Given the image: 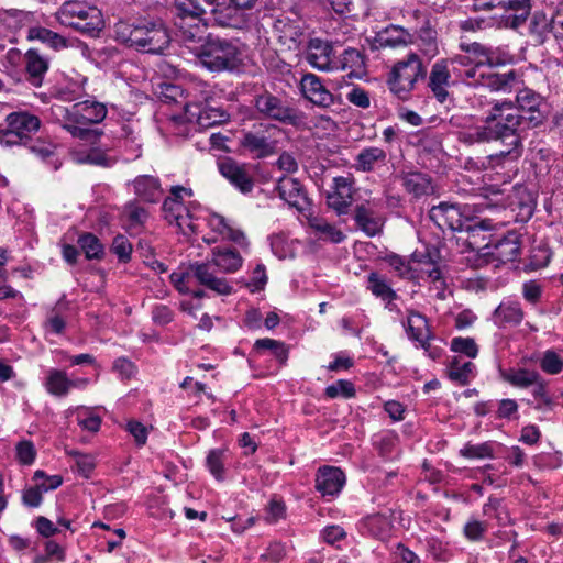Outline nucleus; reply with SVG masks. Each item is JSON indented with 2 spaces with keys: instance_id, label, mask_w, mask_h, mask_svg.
I'll return each instance as SVG.
<instances>
[{
  "instance_id": "obj_1",
  "label": "nucleus",
  "mask_w": 563,
  "mask_h": 563,
  "mask_svg": "<svg viewBox=\"0 0 563 563\" xmlns=\"http://www.w3.org/2000/svg\"><path fill=\"white\" fill-rule=\"evenodd\" d=\"M516 102L496 101L489 109L481 124H474L472 117L454 115L450 122L462 128L460 140L467 144L501 141L507 150H501L488 156L492 167H507L516 163L522 154V144L517 133L523 119L533 125L542 122L540 110L542 97L529 88H518Z\"/></svg>"
},
{
  "instance_id": "obj_2",
  "label": "nucleus",
  "mask_w": 563,
  "mask_h": 563,
  "mask_svg": "<svg viewBox=\"0 0 563 563\" xmlns=\"http://www.w3.org/2000/svg\"><path fill=\"white\" fill-rule=\"evenodd\" d=\"M191 197L192 190L183 186H174L163 202L164 218L175 224L184 235L202 233V227L210 232L202 235L203 242L213 244L218 241H232L240 246H247L242 231L233 228L222 216L202 209L198 205H186L184 197Z\"/></svg>"
},
{
  "instance_id": "obj_3",
  "label": "nucleus",
  "mask_w": 563,
  "mask_h": 563,
  "mask_svg": "<svg viewBox=\"0 0 563 563\" xmlns=\"http://www.w3.org/2000/svg\"><path fill=\"white\" fill-rule=\"evenodd\" d=\"M114 36L128 47L150 54L163 53L170 42L165 25L159 21L148 20L134 23L120 21L114 25Z\"/></svg>"
},
{
  "instance_id": "obj_4",
  "label": "nucleus",
  "mask_w": 563,
  "mask_h": 563,
  "mask_svg": "<svg viewBox=\"0 0 563 563\" xmlns=\"http://www.w3.org/2000/svg\"><path fill=\"white\" fill-rule=\"evenodd\" d=\"M429 217L441 230L467 232L470 238L473 239V241H470L471 245L476 243L475 236L477 232L496 230L499 225H504L509 221H495L488 218L473 219L470 217L468 205L449 202L433 206L429 211Z\"/></svg>"
},
{
  "instance_id": "obj_5",
  "label": "nucleus",
  "mask_w": 563,
  "mask_h": 563,
  "mask_svg": "<svg viewBox=\"0 0 563 563\" xmlns=\"http://www.w3.org/2000/svg\"><path fill=\"white\" fill-rule=\"evenodd\" d=\"M64 130L74 137L85 141H96L102 134L97 129H90L88 125L101 123L108 113L106 103L96 99H87L73 104L70 108L63 109Z\"/></svg>"
},
{
  "instance_id": "obj_6",
  "label": "nucleus",
  "mask_w": 563,
  "mask_h": 563,
  "mask_svg": "<svg viewBox=\"0 0 563 563\" xmlns=\"http://www.w3.org/2000/svg\"><path fill=\"white\" fill-rule=\"evenodd\" d=\"M55 16L62 25L91 36H97L103 27L101 11L86 1H66L57 10Z\"/></svg>"
},
{
  "instance_id": "obj_7",
  "label": "nucleus",
  "mask_w": 563,
  "mask_h": 563,
  "mask_svg": "<svg viewBox=\"0 0 563 563\" xmlns=\"http://www.w3.org/2000/svg\"><path fill=\"white\" fill-rule=\"evenodd\" d=\"M197 55L200 63L211 71L233 70L242 63L235 42L210 35L206 37Z\"/></svg>"
},
{
  "instance_id": "obj_8",
  "label": "nucleus",
  "mask_w": 563,
  "mask_h": 563,
  "mask_svg": "<svg viewBox=\"0 0 563 563\" xmlns=\"http://www.w3.org/2000/svg\"><path fill=\"white\" fill-rule=\"evenodd\" d=\"M422 62L417 54H409L399 60L390 71L388 87L393 95L400 100H407L419 78L424 77Z\"/></svg>"
},
{
  "instance_id": "obj_9",
  "label": "nucleus",
  "mask_w": 563,
  "mask_h": 563,
  "mask_svg": "<svg viewBox=\"0 0 563 563\" xmlns=\"http://www.w3.org/2000/svg\"><path fill=\"white\" fill-rule=\"evenodd\" d=\"M7 128L0 131V144L7 147L26 145L41 128V120L29 111L7 115Z\"/></svg>"
},
{
  "instance_id": "obj_10",
  "label": "nucleus",
  "mask_w": 563,
  "mask_h": 563,
  "mask_svg": "<svg viewBox=\"0 0 563 563\" xmlns=\"http://www.w3.org/2000/svg\"><path fill=\"white\" fill-rule=\"evenodd\" d=\"M519 75L515 70L498 73L495 68L483 67L478 62L475 68L467 70L466 85L471 87H484L496 92H511L521 86Z\"/></svg>"
},
{
  "instance_id": "obj_11",
  "label": "nucleus",
  "mask_w": 563,
  "mask_h": 563,
  "mask_svg": "<svg viewBox=\"0 0 563 563\" xmlns=\"http://www.w3.org/2000/svg\"><path fill=\"white\" fill-rule=\"evenodd\" d=\"M437 250L415 251L411 254V280H428L435 285L438 298H444V280L438 263Z\"/></svg>"
},
{
  "instance_id": "obj_12",
  "label": "nucleus",
  "mask_w": 563,
  "mask_h": 563,
  "mask_svg": "<svg viewBox=\"0 0 563 563\" xmlns=\"http://www.w3.org/2000/svg\"><path fill=\"white\" fill-rule=\"evenodd\" d=\"M484 9L500 10L499 26L518 30L527 21L531 11V0H488L476 4Z\"/></svg>"
},
{
  "instance_id": "obj_13",
  "label": "nucleus",
  "mask_w": 563,
  "mask_h": 563,
  "mask_svg": "<svg viewBox=\"0 0 563 563\" xmlns=\"http://www.w3.org/2000/svg\"><path fill=\"white\" fill-rule=\"evenodd\" d=\"M255 108L265 118L295 125L300 121L298 112L278 97L263 93L255 100Z\"/></svg>"
},
{
  "instance_id": "obj_14",
  "label": "nucleus",
  "mask_w": 563,
  "mask_h": 563,
  "mask_svg": "<svg viewBox=\"0 0 563 563\" xmlns=\"http://www.w3.org/2000/svg\"><path fill=\"white\" fill-rule=\"evenodd\" d=\"M220 174L242 194H249L254 187V177L249 165L239 163L231 157L218 162Z\"/></svg>"
},
{
  "instance_id": "obj_15",
  "label": "nucleus",
  "mask_w": 563,
  "mask_h": 563,
  "mask_svg": "<svg viewBox=\"0 0 563 563\" xmlns=\"http://www.w3.org/2000/svg\"><path fill=\"white\" fill-rule=\"evenodd\" d=\"M451 70L448 59H440L435 62L429 74L428 87L435 100L446 107L453 102L452 93L450 92Z\"/></svg>"
},
{
  "instance_id": "obj_16",
  "label": "nucleus",
  "mask_w": 563,
  "mask_h": 563,
  "mask_svg": "<svg viewBox=\"0 0 563 563\" xmlns=\"http://www.w3.org/2000/svg\"><path fill=\"white\" fill-rule=\"evenodd\" d=\"M27 40L40 41L49 48L58 52L65 48L74 47L81 52L82 56H89L90 51L86 43L78 38H66L60 34L43 26H33L27 31Z\"/></svg>"
},
{
  "instance_id": "obj_17",
  "label": "nucleus",
  "mask_w": 563,
  "mask_h": 563,
  "mask_svg": "<svg viewBox=\"0 0 563 563\" xmlns=\"http://www.w3.org/2000/svg\"><path fill=\"white\" fill-rule=\"evenodd\" d=\"M521 240L515 231H509L503 239L483 246L484 255L499 264L515 262L520 256Z\"/></svg>"
},
{
  "instance_id": "obj_18",
  "label": "nucleus",
  "mask_w": 563,
  "mask_h": 563,
  "mask_svg": "<svg viewBox=\"0 0 563 563\" xmlns=\"http://www.w3.org/2000/svg\"><path fill=\"white\" fill-rule=\"evenodd\" d=\"M378 206V201L373 199L355 207L354 221L367 236L378 235L383 231L385 219L377 211Z\"/></svg>"
},
{
  "instance_id": "obj_19",
  "label": "nucleus",
  "mask_w": 563,
  "mask_h": 563,
  "mask_svg": "<svg viewBox=\"0 0 563 563\" xmlns=\"http://www.w3.org/2000/svg\"><path fill=\"white\" fill-rule=\"evenodd\" d=\"M299 89L305 99L321 108L331 107L334 97L320 77L312 73L305 74L299 81Z\"/></svg>"
},
{
  "instance_id": "obj_20",
  "label": "nucleus",
  "mask_w": 563,
  "mask_h": 563,
  "mask_svg": "<svg viewBox=\"0 0 563 563\" xmlns=\"http://www.w3.org/2000/svg\"><path fill=\"white\" fill-rule=\"evenodd\" d=\"M214 264L212 261L192 263L194 273L197 284L214 291L218 295H229L233 288L229 282L214 273Z\"/></svg>"
},
{
  "instance_id": "obj_21",
  "label": "nucleus",
  "mask_w": 563,
  "mask_h": 563,
  "mask_svg": "<svg viewBox=\"0 0 563 563\" xmlns=\"http://www.w3.org/2000/svg\"><path fill=\"white\" fill-rule=\"evenodd\" d=\"M306 60L321 71L335 70L332 44L321 38H311L307 46Z\"/></svg>"
},
{
  "instance_id": "obj_22",
  "label": "nucleus",
  "mask_w": 563,
  "mask_h": 563,
  "mask_svg": "<svg viewBox=\"0 0 563 563\" xmlns=\"http://www.w3.org/2000/svg\"><path fill=\"white\" fill-rule=\"evenodd\" d=\"M276 189L279 197L299 212H305L310 206V201L306 195L303 186L296 178H279Z\"/></svg>"
},
{
  "instance_id": "obj_23",
  "label": "nucleus",
  "mask_w": 563,
  "mask_h": 563,
  "mask_svg": "<svg viewBox=\"0 0 563 563\" xmlns=\"http://www.w3.org/2000/svg\"><path fill=\"white\" fill-rule=\"evenodd\" d=\"M353 180L350 177L333 178L332 190L328 194V206L338 214H344L353 201Z\"/></svg>"
},
{
  "instance_id": "obj_24",
  "label": "nucleus",
  "mask_w": 563,
  "mask_h": 563,
  "mask_svg": "<svg viewBox=\"0 0 563 563\" xmlns=\"http://www.w3.org/2000/svg\"><path fill=\"white\" fill-rule=\"evenodd\" d=\"M345 481V475L339 467L323 466L317 473L316 488L323 497H335L341 493Z\"/></svg>"
},
{
  "instance_id": "obj_25",
  "label": "nucleus",
  "mask_w": 563,
  "mask_h": 563,
  "mask_svg": "<svg viewBox=\"0 0 563 563\" xmlns=\"http://www.w3.org/2000/svg\"><path fill=\"white\" fill-rule=\"evenodd\" d=\"M186 117L202 129L220 124L229 119V114L221 109L201 104L187 106Z\"/></svg>"
},
{
  "instance_id": "obj_26",
  "label": "nucleus",
  "mask_w": 563,
  "mask_h": 563,
  "mask_svg": "<svg viewBox=\"0 0 563 563\" xmlns=\"http://www.w3.org/2000/svg\"><path fill=\"white\" fill-rule=\"evenodd\" d=\"M278 40L288 49H297L303 37V26L299 20L279 19L275 23Z\"/></svg>"
},
{
  "instance_id": "obj_27",
  "label": "nucleus",
  "mask_w": 563,
  "mask_h": 563,
  "mask_svg": "<svg viewBox=\"0 0 563 563\" xmlns=\"http://www.w3.org/2000/svg\"><path fill=\"white\" fill-rule=\"evenodd\" d=\"M244 150L254 157L262 158L274 153L275 143L271 141L263 131H250L241 140Z\"/></svg>"
},
{
  "instance_id": "obj_28",
  "label": "nucleus",
  "mask_w": 563,
  "mask_h": 563,
  "mask_svg": "<svg viewBox=\"0 0 563 563\" xmlns=\"http://www.w3.org/2000/svg\"><path fill=\"white\" fill-rule=\"evenodd\" d=\"M178 36L184 43H200L205 40L207 25L201 22V16L178 18L175 22Z\"/></svg>"
},
{
  "instance_id": "obj_29",
  "label": "nucleus",
  "mask_w": 563,
  "mask_h": 563,
  "mask_svg": "<svg viewBox=\"0 0 563 563\" xmlns=\"http://www.w3.org/2000/svg\"><path fill=\"white\" fill-rule=\"evenodd\" d=\"M211 7L212 18L218 25L238 29L245 23V15L242 12L243 9L232 3L224 5L216 2Z\"/></svg>"
},
{
  "instance_id": "obj_30",
  "label": "nucleus",
  "mask_w": 563,
  "mask_h": 563,
  "mask_svg": "<svg viewBox=\"0 0 563 563\" xmlns=\"http://www.w3.org/2000/svg\"><path fill=\"white\" fill-rule=\"evenodd\" d=\"M194 268L192 264L187 266L186 268H179L176 272H173L169 276L170 283L173 286L180 292L192 295L194 299H201L205 296V291L201 289H196V276L192 275Z\"/></svg>"
},
{
  "instance_id": "obj_31",
  "label": "nucleus",
  "mask_w": 563,
  "mask_h": 563,
  "mask_svg": "<svg viewBox=\"0 0 563 563\" xmlns=\"http://www.w3.org/2000/svg\"><path fill=\"white\" fill-rule=\"evenodd\" d=\"M386 152L377 146H368L360 151L354 159V168L368 173L386 164Z\"/></svg>"
},
{
  "instance_id": "obj_32",
  "label": "nucleus",
  "mask_w": 563,
  "mask_h": 563,
  "mask_svg": "<svg viewBox=\"0 0 563 563\" xmlns=\"http://www.w3.org/2000/svg\"><path fill=\"white\" fill-rule=\"evenodd\" d=\"M307 223L319 240L340 243L345 239V234L324 218L309 213L306 216Z\"/></svg>"
},
{
  "instance_id": "obj_33",
  "label": "nucleus",
  "mask_w": 563,
  "mask_h": 563,
  "mask_svg": "<svg viewBox=\"0 0 563 563\" xmlns=\"http://www.w3.org/2000/svg\"><path fill=\"white\" fill-rule=\"evenodd\" d=\"M45 390L58 398L66 397L70 393V377L58 368H48L43 379Z\"/></svg>"
},
{
  "instance_id": "obj_34",
  "label": "nucleus",
  "mask_w": 563,
  "mask_h": 563,
  "mask_svg": "<svg viewBox=\"0 0 563 563\" xmlns=\"http://www.w3.org/2000/svg\"><path fill=\"white\" fill-rule=\"evenodd\" d=\"M211 261L220 272L225 274L236 272L243 263V258L239 252L230 247L213 249Z\"/></svg>"
},
{
  "instance_id": "obj_35",
  "label": "nucleus",
  "mask_w": 563,
  "mask_h": 563,
  "mask_svg": "<svg viewBox=\"0 0 563 563\" xmlns=\"http://www.w3.org/2000/svg\"><path fill=\"white\" fill-rule=\"evenodd\" d=\"M121 143L128 159H136L142 155V139L137 123H124L121 128Z\"/></svg>"
},
{
  "instance_id": "obj_36",
  "label": "nucleus",
  "mask_w": 563,
  "mask_h": 563,
  "mask_svg": "<svg viewBox=\"0 0 563 563\" xmlns=\"http://www.w3.org/2000/svg\"><path fill=\"white\" fill-rule=\"evenodd\" d=\"M134 192L137 197L147 202H155L162 195L158 178L151 175L137 176L133 183Z\"/></svg>"
},
{
  "instance_id": "obj_37",
  "label": "nucleus",
  "mask_w": 563,
  "mask_h": 563,
  "mask_svg": "<svg viewBox=\"0 0 563 563\" xmlns=\"http://www.w3.org/2000/svg\"><path fill=\"white\" fill-rule=\"evenodd\" d=\"M231 462V453L228 449L219 448L210 450L206 457V466L214 479H225V466Z\"/></svg>"
},
{
  "instance_id": "obj_38",
  "label": "nucleus",
  "mask_w": 563,
  "mask_h": 563,
  "mask_svg": "<svg viewBox=\"0 0 563 563\" xmlns=\"http://www.w3.org/2000/svg\"><path fill=\"white\" fill-rule=\"evenodd\" d=\"M476 366L472 361H463L460 356H454L448 366L449 378L461 385H467L475 376Z\"/></svg>"
},
{
  "instance_id": "obj_39",
  "label": "nucleus",
  "mask_w": 563,
  "mask_h": 563,
  "mask_svg": "<svg viewBox=\"0 0 563 563\" xmlns=\"http://www.w3.org/2000/svg\"><path fill=\"white\" fill-rule=\"evenodd\" d=\"M523 310L518 301L505 300L494 311L495 322L503 324H519L523 319Z\"/></svg>"
},
{
  "instance_id": "obj_40",
  "label": "nucleus",
  "mask_w": 563,
  "mask_h": 563,
  "mask_svg": "<svg viewBox=\"0 0 563 563\" xmlns=\"http://www.w3.org/2000/svg\"><path fill=\"white\" fill-rule=\"evenodd\" d=\"M554 29V14L550 16L542 11H536L528 25V31L531 36L539 43L545 41L549 34H552Z\"/></svg>"
},
{
  "instance_id": "obj_41",
  "label": "nucleus",
  "mask_w": 563,
  "mask_h": 563,
  "mask_svg": "<svg viewBox=\"0 0 563 563\" xmlns=\"http://www.w3.org/2000/svg\"><path fill=\"white\" fill-rule=\"evenodd\" d=\"M335 70H349V76L360 77L365 67L363 54L356 48H346L334 63Z\"/></svg>"
},
{
  "instance_id": "obj_42",
  "label": "nucleus",
  "mask_w": 563,
  "mask_h": 563,
  "mask_svg": "<svg viewBox=\"0 0 563 563\" xmlns=\"http://www.w3.org/2000/svg\"><path fill=\"white\" fill-rule=\"evenodd\" d=\"M406 332L410 340L419 343L431 339L432 332L424 316L419 312H410L405 323Z\"/></svg>"
},
{
  "instance_id": "obj_43",
  "label": "nucleus",
  "mask_w": 563,
  "mask_h": 563,
  "mask_svg": "<svg viewBox=\"0 0 563 563\" xmlns=\"http://www.w3.org/2000/svg\"><path fill=\"white\" fill-rule=\"evenodd\" d=\"M501 378L514 387H533L541 380L538 372L527 368H510L501 372Z\"/></svg>"
},
{
  "instance_id": "obj_44",
  "label": "nucleus",
  "mask_w": 563,
  "mask_h": 563,
  "mask_svg": "<svg viewBox=\"0 0 563 563\" xmlns=\"http://www.w3.org/2000/svg\"><path fill=\"white\" fill-rule=\"evenodd\" d=\"M147 210L135 201L128 202L122 212V220L129 231L137 232L147 221Z\"/></svg>"
},
{
  "instance_id": "obj_45",
  "label": "nucleus",
  "mask_w": 563,
  "mask_h": 563,
  "mask_svg": "<svg viewBox=\"0 0 563 563\" xmlns=\"http://www.w3.org/2000/svg\"><path fill=\"white\" fill-rule=\"evenodd\" d=\"M26 70L30 75L32 85L38 87L42 84V78L48 69V60L40 55L35 49H29L26 55Z\"/></svg>"
},
{
  "instance_id": "obj_46",
  "label": "nucleus",
  "mask_w": 563,
  "mask_h": 563,
  "mask_svg": "<svg viewBox=\"0 0 563 563\" xmlns=\"http://www.w3.org/2000/svg\"><path fill=\"white\" fill-rule=\"evenodd\" d=\"M367 288L374 296L388 303H390L397 297L387 278L377 273L369 274Z\"/></svg>"
},
{
  "instance_id": "obj_47",
  "label": "nucleus",
  "mask_w": 563,
  "mask_h": 563,
  "mask_svg": "<svg viewBox=\"0 0 563 563\" xmlns=\"http://www.w3.org/2000/svg\"><path fill=\"white\" fill-rule=\"evenodd\" d=\"M406 190L419 197L432 191L430 178L421 173H409L402 178Z\"/></svg>"
},
{
  "instance_id": "obj_48",
  "label": "nucleus",
  "mask_w": 563,
  "mask_h": 563,
  "mask_svg": "<svg viewBox=\"0 0 563 563\" xmlns=\"http://www.w3.org/2000/svg\"><path fill=\"white\" fill-rule=\"evenodd\" d=\"M254 350L257 352L269 351L280 363L288 358V350L285 343L273 339H258L254 343Z\"/></svg>"
},
{
  "instance_id": "obj_49",
  "label": "nucleus",
  "mask_w": 563,
  "mask_h": 563,
  "mask_svg": "<svg viewBox=\"0 0 563 563\" xmlns=\"http://www.w3.org/2000/svg\"><path fill=\"white\" fill-rule=\"evenodd\" d=\"M450 70L466 85V73L467 70L476 67V60L466 53L463 55H456L451 59H448Z\"/></svg>"
},
{
  "instance_id": "obj_50",
  "label": "nucleus",
  "mask_w": 563,
  "mask_h": 563,
  "mask_svg": "<svg viewBox=\"0 0 563 563\" xmlns=\"http://www.w3.org/2000/svg\"><path fill=\"white\" fill-rule=\"evenodd\" d=\"M78 244L88 260H99L103 255V245L92 233L80 235Z\"/></svg>"
},
{
  "instance_id": "obj_51",
  "label": "nucleus",
  "mask_w": 563,
  "mask_h": 563,
  "mask_svg": "<svg viewBox=\"0 0 563 563\" xmlns=\"http://www.w3.org/2000/svg\"><path fill=\"white\" fill-rule=\"evenodd\" d=\"M426 549L428 553L437 561L446 562L453 558V551L449 543L435 537L426 539Z\"/></svg>"
},
{
  "instance_id": "obj_52",
  "label": "nucleus",
  "mask_w": 563,
  "mask_h": 563,
  "mask_svg": "<svg viewBox=\"0 0 563 563\" xmlns=\"http://www.w3.org/2000/svg\"><path fill=\"white\" fill-rule=\"evenodd\" d=\"M450 350L459 355L466 356L471 360L477 357L478 345L473 338L455 336L451 340Z\"/></svg>"
},
{
  "instance_id": "obj_53",
  "label": "nucleus",
  "mask_w": 563,
  "mask_h": 563,
  "mask_svg": "<svg viewBox=\"0 0 563 563\" xmlns=\"http://www.w3.org/2000/svg\"><path fill=\"white\" fill-rule=\"evenodd\" d=\"M540 368L549 375H556L563 371V357L554 350H547L540 358Z\"/></svg>"
},
{
  "instance_id": "obj_54",
  "label": "nucleus",
  "mask_w": 563,
  "mask_h": 563,
  "mask_svg": "<svg viewBox=\"0 0 563 563\" xmlns=\"http://www.w3.org/2000/svg\"><path fill=\"white\" fill-rule=\"evenodd\" d=\"M534 398V408L537 410L545 411L552 410L554 407V400L548 391L547 385L543 379L536 384L531 390Z\"/></svg>"
},
{
  "instance_id": "obj_55",
  "label": "nucleus",
  "mask_w": 563,
  "mask_h": 563,
  "mask_svg": "<svg viewBox=\"0 0 563 563\" xmlns=\"http://www.w3.org/2000/svg\"><path fill=\"white\" fill-rule=\"evenodd\" d=\"M385 262L399 277L411 280V256L407 260L397 254H389Z\"/></svg>"
},
{
  "instance_id": "obj_56",
  "label": "nucleus",
  "mask_w": 563,
  "mask_h": 563,
  "mask_svg": "<svg viewBox=\"0 0 563 563\" xmlns=\"http://www.w3.org/2000/svg\"><path fill=\"white\" fill-rule=\"evenodd\" d=\"M514 56L505 47H489L486 59H483L486 67H498L512 63Z\"/></svg>"
},
{
  "instance_id": "obj_57",
  "label": "nucleus",
  "mask_w": 563,
  "mask_h": 563,
  "mask_svg": "<svg viewBox=\"0 0 563 563\" xmlns=\"http://www.w3.org/2000/svg\"><path fill=\"white\" fill-rule=\"evenodd\" d=\"M487 530L488 526L485 521L471 518L463 527V534L468 541L477 542L483 540Z\"/></svg>"
},
{
  "instance_id": "obj_58",
  "label": "nucleus",
  "mask_w": 563,
  "mask_h": 563,
  "mask_svg": "<svg viewBox=\"0 0 563 563\" xmlns=\"http://www.w3.org/2000/svg\"><path fill=\"white\" fill-rule=\"evenodd\" d=\"M325 395L329 398H352L355 395L354 385L350 380L339 379L325 388Z\"/></svg>"
},
{
  "instance_id": "obj_59",
  "label": "nucleus",
  "mask_w": 563,
  "mask_h": 563,
  "mask_svg": "<svg viewBox=\"0 0 563 563\" xmlns=\"http://www.w3.org/2000/svg\"><path fill=\"white\" fill-rule=\"evenodd\" d=\"M175 5L180 13L178 18L195 19L205 13V9L198 0H175Z\"/></svg>"
},
{
  "instance_id": "obj_60",
  "label": "nucleus",
  "mask_w": 563,
  "mask_h": 563,
  "mask_svg": "<svg viewBox=\"0 0 563 563\" xmlns=\"http://www.w3.org/2000/svg\"><path fill=\"white\" fill-rule=\"evenodd\" d=\"M461 454L467 459L493 457V445L489 442L479 444H466L461 449Z\"/></svg>"
},
{
  "instance_id": "obj_61",
  "label": "nucleus",
  "mask_w": 563,
  "mask_h": 563,
  "mask_svg": "<svg viewBox=\"0 0 563 563\" xmlns=\"http://www.w3.org/2000/svg\"><path fill=\"white\" fill-rule=\"evenodd\" d=\"M16 459L21 464L31 465L36 457L34 444L29 440L20 441L15 446Z\"/></svg>"
},
{
  "instance_id": "obj_62",
  "label": "nucleus",
  "mask_w": 563,
  "mask_h": 563,
  "mask_svg": "<svg viewBox=\"0 0 563 563\" xmlns=\"http://www.w3.org/2000/svg\"><path fill=\"white\" fill-rule=\"evenodd\" d=\"M75 457L77 472L88 478L96 466V460L91 454H84L79 452L70 453Z\"/></svg>"
},
{
  "instance_id": "obj_63",
  "label": "nucleus",
  "mask_w": 563,
  "mask_h": 563,
  "mask_svg": "<svg viewBox=\"0 0 563 563\" xmlns=\"http://www.w3.org/2000/svg\"><path fill=\"white\" fill-rule=\"evenodd\" d=\"M36 484L43 492H48L58 488L63 483L60 475H46L45 472L37 470L33 476Z\"/></svg>"
},
{
  "instance_id": "obj_64",
  "label": "nucleus",
  "mask_w": 563,
  "mask_h": 563,
  "mask_svg": "<svg viewBox=\"0 0 563 563\" xmlns=\"http://www.w3.org/2000/svg\"><path fill=\"white\" fill-rule=\"evenodd\" d=\"M111 250L121 262H128L131 258L132 244L124 235L119 234L113 239Z\"/></svg>"
}]
</instances>
